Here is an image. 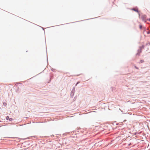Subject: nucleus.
I'll return each instance as SVG.
<instances>
[{"label":"nucleus","instance_id":"7ed1b4c3","mask_svg":"<svg viewBox=\"0 0 150 150\" xmlns=\"http://www.w3.org/2000/svg\"><path fill=\"white\" fill-rule=\"evenodd\" d=\"M144 62V61L143 60H141L140 61V62L141 63H142Z\"/></svg>","mask_w":150,"mask_h":150},{"label":"nucleus","instance_id":"0eeeda50","mask_svg":"<svg viewBox=\"0 0 150 150\" xmlns=\"http://www.w3.org/2000/svg\"><path fill=\"white\" fill-rule=\"evenodd\" d=\"M134 67L136 69H139L138 68V67H136V66H135Z\"/></svg>","mask_w":150,"mask_h":150},{"label":"nucleus","instance_id":"39448f33","mask_svg":"<svg viewBox=\"0 0 150 150\" xmlns=\"http://www.w3.org/2000/svg\"><path fill=\"white\" fill-rule=\"evenodd\" d=\"M139 28L140 29H141L142 28V26L141 25H139Z\"/></svg>","mask_w":150,"mask_h":150},{"label":"nucleus","instance_id":"f257e3e1","mask_svg":"<svg viewBox=\"0 0 150 150\" xmlns=\"http://www.w3.org/2000/svg\"><path fill=\"white\" fill-rule=\"evenodd\" d=\"M146 17V16L145 15H144L142 16V19L143 21H144L145 20Z\"/></svg>","mask_w":150,"mask_h":150},{"label":"nucleus","instance_id":"20e7f679","mask_svg":"<svg viewBox=\"0 0 150 150\" xmlns=\"http://www.w3.org/2000/svg\"><path fill=\"white\" fill-rule=\"evenodd\" d=\"M9 118V117L8 116H7L6 117V119L7 120H8Z\"/></svg>","mask_w":150,"mask_h":150},{"label":"nucleus","instance_id":"423d86ee","mask_svg":"<svg viewBox=\"0 0 150 150\" xmlns=\"http://www.w3.org/2000/svg\"><path fill=\"white\" fill-rule=\"evenodd\" d=\"M9 120L10 121H12V120H13V119L12 118H10L9 119Z\"/></svg>","mask_w":150,"mask_h":150},{"label":"nucleus","instance_id":"f03ea898","mask_svg":"<svg viewBox=\"0 0 150 150\" xmlns=\"http://www.w3.org/2000/svg\"><path fill=\"white\" fill-rule=\"evenodd\" d=\"M132 10L137 12H138V10L137 9H134V8H133L132 9Z\"/></svg>","mask_w":150,"mask_h":150}]
</instances>
